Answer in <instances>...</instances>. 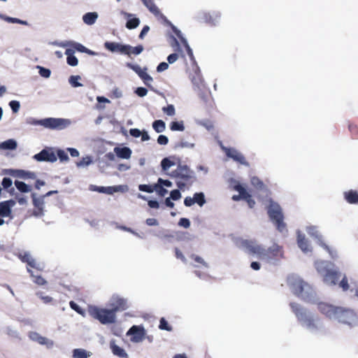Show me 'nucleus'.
<instances>
[{"mask_svg":"<svg viewBox=\"0 0 358 358\" xmlns=\"http://www.w3.org/2000/svg\"><path fill=\"white\" fill-rule=\"evenodd\" d=\"M18 257L22 262L27 263L30 267L36 268L38 270H42L43 268V265L40 263H38L28 252H20Z\"/></svg>","mask_w":358,"mask_h":358,"instance_id":"15","label":"nucleus"},{"mask_svg":"<svg viewBox=\"0 0 358 358\" xmlns=\"http://www.w3.org/2000/svg\"><path fill=\"white\" fill-rule=\"evenodd\" d=\"M289 306L297 320L303 328L312 333L320 331L323 329V322L319 316L297 303L292 302Z\"/></svg>","mask_w":358,"mask_h":358,"instance_id":"2","label":"nucleus"},{"mask_svg":"<svg viewBox=\"0 0 358 358\" xmlns=\"http://www.w3.org/2000/svg\"><path fill=\"white\" fill-rule=\"evenodd\" d=\"M57 157L59 159L61 162H68L69 160V157L64 150L59 149L57 151Z\"/></svg>","mask_w":358,"mask_h":358,"instance_id":"49","label":"nucleus"},{"mask_svg":"<svg viewBox=\"0 0 358 358\" xmlns=\"http://www.w3.org/2000/svg\"><path fill=\"white\" fill-rule=\"evenodd\" d=\"M36 68L38 69V73L41 77L45 78H48L50 77L51 71L50 69L41 66H37Z\"/></svg>","mask_w":358,"mask_h":358,"instance_id":"46","label":"nucleus"},{"mask_svg":"<svg viewBox=\"0 0 358 358\" xmlns=\"http://www.w3.org/2000/svg\"><path fill=\"white\" fill-rule=\"evenodd\" d=\"M135 92L138 96L143 97L147 95L148 90L145 87H139L136 88Z\"/></svg>","mask_w":358,"mask_h":358,"instance_id":"60","label":"nucleus"},{"mask_svg":"<svg viewBox=\"0 0 358 358\" xmlns=\"http://www.w3.org/2000/svg\"><path fill=\"white\" fill-rule=\"evenodd\" d=\"M26 122L30 125H41L50 129L62 130L71 124V120L66 118L48 117L43 120H36L34 117H28Z\"/></svg>","mask_w":358,"mask_h":358,"instance_id":"6","label":"nucleus"},{"mask_svg":"<svg viewBox=\"0 0 358 358\" xmlns=\"http://www.w3.org/2000/svg\"><path fill=\"white\" fill-rule=\"evenodd\" d=\"M143 4L149 9V10L154 15H157L159 14L158 8L155 6L152 0H141Z\"/></svg>","mask_w":358,"mask_h":358,"instance_id":"31","label":"nucleus"},{"mask_svg":"<svg viewBox=\"0 0 358 358\" xmlns=\"http://www.w3.org/2000/svg\"><path fill=\"white\" fill-rule=\"evenodd\" d=\"M155 189L161 196H165L168 192V191L164 189V187H161L159 185H155Z\"/></svg>","mask_w":358,"mask_h":358,"instance_id":"58","label":"nucleus"},{"mask_svg":"<svg viewBox=\"0 0 358 358\" xmlns=\"http://www.w3.org/2000/svg\"><path fill=\"white\" fill-rule=\"evenodd\" d=\"M69 305H70V307L73 310L76 311L78 313H79L80 315H83L84 313H83L82 308L76 303L71 301H70Z\"/></svg>","mask_w":358,"mask_h":358,"instance_id":"59","label":"nucleus"},{"mask_svg":"<svg viewBox=\"0 0 358 358\" xmlns=\"http://www.w3.org/2000/svg\"><path fill=\"white\" fill-rule=\"evenodd\" d=\"M80 79V76H71L69 78V83L73 87H82L83 84L79 82Z\"/></svg>","mask_w":358,"mask_h":358,"instance_id":"41","label":"nucleus"},{"mask_svg":"<svg viewBox=\"0 0 358 358\" xmlns=\"http://www.w3.org/2000/svg\"><path fill=\"white\" fill-rule=\"evenodd\" d=\"M108 306L115 313L128 308L127 300L118 294H114L110 297L108 301Z\"/></svg>","mask_w":358,"mask_h":358,"instance_id":"11","label":"nucleus"},{"mask_svg":"<svg viewBox=\"0 0 358 358\" xmlns=\"http://www.w3.org/2000/svg\"><path fill=\"white\" fill-rule=\"evenodd\" d=\"M307 233L313 238L317 241V243L325 249L329 254L330 257L333 259H336L338 257V252L334 248L327 245L322 239V236L317 231L316 227L308 226L306 227Z\"/></svg>","mask_w":358,"mask_h":358,"instance_id":"10","label":"nucleus"},{"mask_svg":"<svg viewBox=\"0 0 358 358\" xmlns=\"http://www.w3.org/2000/svg\"><path fill=\"white\" fill-rule=\"evenodd\" d=\"M267 251L268 252H269L272 253L273 255L282 256L281 248L277 244H274L272 246H271Z\"/></svg>","mask_w":358,"mask_h":358,"instance_id":"48","label":"nucleus"},{"mask_svg":"<svg viewBox=\"0 0 358 358\" xmlns=\"http://www.w3.org/2000/svg\"><path fill=\"white\" fill-rule=\"evenodd\" d=\"M129 48L130 49L128 50V53H126V55L129 56L131 54L138 55L143 51V47L141 45H139L136 47H132L129 45Z\"/></svg>","mask_w":358,"mask_h":358,"instance_id":"43","label":"nucleus"},{"mask_svg":"<svg viewBox=\"0 0 358 358\" xmlns=\"http://www.w3.org/2000/svg\"><path fill=\"white\" fill-rule=\"evenodd\" d=\"M194 203H197L199 206L202 207L206 202L205 194L203 192L195 193L193 195Z\"/></svg>","mask_w":358,"mask_h":358,"instance_id":"33","label":"nucleus"},{"mask_svg":"<svg viewBox=\"0 0 358 358\" xmlns=\"http://www.w3.org/2000/svg\"><path fill=\"white\" fill-rule=\"evenodd\" d=\"M234 189L239 194L238 195H234L232 196V199L236 201H240L241 199L244 200V196L248 192L245 187L241 184L237 182L234 185Z\"/></svg>","mask_w":358,"mask_h":358,"instance_id":"22","label":"nucleus"},{"mask_svg":"<svg viewBox=\"0 0 358 358\" xmlns=\"http://www.w3.org/2000/svg\"><path fill=\"white\" fill-rule=\"evenodd\" d=\"M345 199L350 203H358V193L353 190H350L344 193Z\"/></svg>","mask_w":358,"mask_h":358,"instance_id":"30","label":"nucleus"},{"mask_svg":"<svg viewBox=\"0 0 358 358\" xmlns=\"http://www.w3.org/2000/svg\"><path fill=\"white\" fill-rule=\"evenodd\" d=\"M17 147V143L15 139H8L0 143V149L14 150Z\"/></svg>","mask_w":358,"mask_h":358,"instance_id":"26","label":"nucleus"},{"mask_svg":"<svg viewBox=\"0 0 358 358\" xmlns=\"http://www.w3.org/2000/svg\"><path fill=\"white\" fill-rule=\"evenodd\" d=\"M167 175L176 179L177 186L180 189H184L187 182L194 178V171L187 165L182 164L180 160H178L176 169L171 173H167Z\"/></svg>","mask_w":358,"mask_h":358,"instance_id":"7","label":"nucleus"},{"mask_svg":"<svg viewBox=\"0 0 358 358\" xmlns=\"http://www.w3.org/2000/svg\"><path fill=\"white\" fill-rule=\"evenodd\" d=\"M178 225L187 229L190 227V221L187 218H181L178 222Z\"/></svg>","mask_w":358,"mask_h":358,"instance_id":"62","label":"nucleus"},{"mask_svg":"<svg viewBox=\"0 0 358 358\" xmlns=\"http://www.w3.org/2000/svg\"><path fill=\"white\" fill-rule=\"evenodd\" d=\"M110 348L113 354L120 358H127L128 357L127 353L121 347L117 345L114 341L110 342Z\"/></svg>","mask_w":358,"mask_h":358,"instance_id":"23","label":"nucleus"},{"mask_svg":"<svg viewBox=\"0 0 358 358\" xmlns=\"http://www.w3.org/2000/svg\"><path fill=\"white\" fill-rule=\"evenodd\" d=\"M140 24V20L136 17L129 19L126 23V27L129 29L136 28Z\"/></svg>","mask_w":358,"mask_h":358,"instance_id":"42","label":"nucleus"},{"mask_svg":"<svg viewBox=\"0 0 358 358\" xmlns=\"http://www.w3.org/2000/svg\"><path fill=\"white\" fill-rule=\"evenodd\" d=\"M27 271L30 273L31 277L32 278L33 281L38 285H44L47 283V281L42 278L41 275H34L32 271H31L29 268H27Z\"/></svg>","mask_w":358,"mask_h":358,"instance_id":"34","label":"nucleus"},{"mask_svg":"<svg viewBox=\"0 0 358 358\" xmlns=\"http://www.w3.org/2000/svg\"><path fill=\"white\" fill-rule=\"evenodd\" d=\"M29 338L35 342L43 345H46L48 348H51L54 345V342L44 336H42L36 331H31L29 334Z\"/></svg>","mask_w":358,"mask_h":358,"instance_id":"16","label":"nucleus"},{"mask_svg":"<svg viewBox=\"0 0 358 358\" xmlns=\"http://www.w3.org/2000/svg\"><path fill=\"white\" fill-rule=\"evenodd\" d=\"M6 334L10 337L20 339V335L17 329L13 327H7L6 329Z\"/></svg>","mask_w":358,"mask_h":358,"instance_id":"40","label":"nucleus"},{"mask_svg":"<svg viewBox=\"0 0 358 358\" xmlns=\"http://www.w3.org/2000/svg\"><path fill=\"white\" fill-rule=\"evenodd\" d=\"M93 163L92 158L90 156H86L82 158L80 162L76 163V166L78 168H85Z\"/></svg>","mask_w":358,"mask_h":358,"instance_id":"36","label":"nucleus"},{"mask_svg":"<svg viewBox=\"0 0 358 358\" xmlns=\"http://www.w3.org/2000/svg\"><path fill=\"white\" fill-rule=\"evenodd\" d=\"M31 197L33 199V203L35 208H43L44 207V197L43 196L42 197L37 198L36 193H33L31 194Z\"/></svg>","mask_w":358,"mask_h":358,"instance_id":"39","label":"nucleus"},{"mask_svg":"<svg viewBox=\"0 0 358 358\" xmlns=\"http://www.w3.org/2000/svg\"><path fill=\"white\" fill-rule=\"evenodd\" d=\"M127 334L132 336L131 341L139 343L143 341L144 337L143 329L138 326H133L130 328Z\"/></svg>","mask_w":358,"mask_h":358,"instance_id":"18","label":"nucleus"},{"mask_svg":"<svg viewBox=\"0 0 358 358\" xmlns=\"http://www.w3.org/2000/svg\"><path fill=\"white\" fill-rule=\"evenodd\" d=\"M127 191L128 187L127 185L109 186L106 187L105 194H113L115 192H126Z\"/></svg>","mask_w":358,"mask_h":358,"instance_id":"27","label":"nucleus"},{"mask_svg":"<svg viewBox=\"0 0 358 358\" xmlns=\"http://www.w3.org/2000/svg\"><path fill=\"white\" fill-rule=\"evenodd\" d=\"M141 79L143 81L144 84L148 87H151V83L153 81L152 78L147 73V71H145L140 76Z\"/></svg>","mask_w":358,"mask_h":358,"instance_id":"44","label":"nucleus"},{"mask_svg":"<svg viewBox=\"0 0 358 358\" xmlns=\"http://www.w3.org/2000/svg\"><path fill=\"white\" fill-rule=\"evenodd\" d=\"M222 149L225 152V154L228 157L231 158L235 162H238L243 165L246 166H249V164L245 160L244 156L238 150H236L235 148H228L222 145Z\"/></svg>","mask_w":358,"mask_h":358,"instance_id":"13","label":"nucleus"},{"mask_svg":"<svg viewBox=\"0 0 358 358\" xmlns=\"http://www.w3.org/2000/svg\"><path fill=\"white\" fill-rule=\"evenodd\" d=\"M104 47L112 52H120L126 55L130 49L129 45H123L115 42H106Z\"/></svg>","mask_w":358,"mask_h":358,"instance_id":"14","label":"nucleus"},{"mask_svg":"<svg viewBox=\"0 0 358 358\" xmlns=\"http://www.w3.org/2000/svg\"><path fill=\"white\" fill-rule=\"evenodd\" d=\"M36 296L40 298L43 303H49L52 302V298L50 296L45 295L43 292H36Z\"/></svg>","mask_w":358,"mask_h":358,"instance_id":"51","label":"nucleus"},{"mask_svg":"<svg viewBox=\"0 0 358 358\" xmlns=\"http://www.w3.org/2000/svg\"><path fill=\"white\" fill-rule=\"evenodd\" d=\"M75 50L72 48H66L65 55H66V62L69 66H76L78 64V59L75 57Z\"/></svg>","mask_w":358,"mask_h":358,"instance_id":"21","label":"nucleus"},{"mask_svg":"<svg viewBox=\"0 0 358 358\" xmlns=\"http://www.w3.org/2000/svg\"><path fill=\"white\" fill-rule=\"evenodd\" d=\"M0 18L8 23L20 24L26 25V26L29 25L28 22L26 20H20V19H18L16 17L6 16V15H2V14H0Z\"/></svg>","mask_w":358,"mask_h":358,"instance_id":"29","label":"nucleus"},{"mask_svg":"<svg viewBox=\"0 0 358 358\" xmlns=\"http://www.w3.org/2000/svg\"><path fill=\"white\" fill-rule=\"evenodd\" d=\"M269 206L268 207V213L271 221L275 224L277 229L280 232H284L286 230V225L283 222V215L281 211L280 206L272 201H269Z\"/></svg>","mask_w":358,"mask_h":358,"instance_id":"9","label":"nucleus"},{"mask_svg":"<svg viewBox=\"0 0 358 358\" xmlns=\"http://www.w3.org/2000/svg\"><path fill=\"white\" fill-rule=\"evenodd\" d=\"M152 127L157 133L163 132L166 129V124L163 120H155L152 123Z\"/></svg>","mask_w":358,"mask_h":358,"instance_id":"35","label":"nucleus"},{"mask_svg":"<svg viewBox=\"0 0 358 358\" xmlns=\"http://www.w3.org/2000/svg\"><path fill=\"white\" fill-rule=\"evenodd\" d=\"M162 110L169 116H173L176 114L175 107L172 104L168 105L166 107L162 108Z\"/></svg>","mask_w":358,"mask_h":358,"instance_id":"50","label":"nucleus"},{"mask_svg":"<svg viewBox=\"0 0 358 358\" xmlns=\"http://www.w3.org/2000/svg\"><path fill=\"white\" fill-rule=\"evenodd\" d=\"M9 106L11 108L13 113H17L20 108V103L18 101H11L9 103Z\"/></svg>","mask_w":358,"mask_h":358,"instance_id":"55","label":"nucleus"},{"mask_svg":"<svg viewBox=\"0 0 358 358\" xmlns=\"http://www.w3.org/2000/svg\"><path fill=\"white\" fill-rule=\"evenodd\" d=\"M157 143L159 145H165L169 143V138L166 136L159 135L157 138Z\"/></svg>","mask_w":358,"mask_h":358,"instance_id":"64","label":"nucleus"},{"mask_svg":"<svg viewBox=\"0 0 358 358\" xmlns=\"http://www.w3.org/2000/svg\"><path fill=\"white\" fill-rule=\"evenodd\" d=\"M220 17V15L219 13H213V15H210L209 19H206V21L213 24H215L219 20Z\"/></svg>","mask_w":358,"mask_h":358,"instance_id":"63","label":"nucleus"},{"mask_svg":"<svg viewBox=\"0 0 358 358\" xmlns=\"http://www.w3.org/2000/svg\"><path fill=\"white\" fill-rule=\"evenodd\" d=\"M15 185L20 192L23 193H27L31 190V187L22 181L15 180Z\"/></svg>","mask_w":358,"mask_h":358,"instance_id":"32","label":"nucleus"},{"mask_svg":"<svg viewBox=\"0 0 358 358\" xmlns=\"http://www.w3.org/2000/svg\"><path fill=\"white\" fill-rule=\"evenodd\" d=\"M127 66L133 70L138 76L140 77L141 75L145 71H147V68L142 69L138 64H132V63H127Z\"/></svg>","mask_w":358,"mask_h":358,"instance_id":"37","label":"nucleus"},{"mask_svg":"<svg viewBox=\"0 0 358 358\" xmlns=\"http://www.w3.org/2000/svg\"><path fill=\"white\" fill-rule=\"evenodd\" d=\"M11 214V210L4 202L0 203V216L2 217H8Z\"/></svg>","mask_w":358,"mask_h":358,"instance_id":"38","label":"nucleus"},{"mask_svg":"<svg viewBox=\"0 0 358 358\" xmlns=\"http://www.w3.org/2000/svg\"><path fill=\"white\" fill-rule=\"evenodd\" d=\"M170 198L173 200L177 201L181 198V193L178 189H174L171 192Z\"/></svg>","mask_w":358,"mask_h":358,"instance_id":"61","label":"nucleus"},{"mask_svg":"<svg viewBox=\"0 0 358 358\" xmlns=\"http://www.w3.org/2000/svg\"><path fill=\"white\" fill-rule=\"evenodd\" d=\"M138 189L142 192H148V193H152L155 189V186L152 187L148 185H138Z\"/></svg>","mask_w":358,"mask_h":358,"instance_id":"54","label":"nucleus"},{"mask_svg":"<svg viewBox=\"0 0 358 358\" xmlns=\"http://www.w3.org/2000/svg\"><path fill=\"white\" fill-rule=\"evenodd\" d=\"M71 48L73 50H76L80 52H85V51H87V48H85L84 45H83L82 44L79 43H77L76 41H73V44L71 45Z\"/></svg>","mask_w":358,"mask_h":358,"instance_id":"53","label":"nucleus"},{"mask_svg":"<svg viewBox=\"0 0 358 358\" xmlns=\"http://www.w3.org/2000/svg\"><path fill=\"white\" fill-rule=\"evenodd\" d=\"M317 272L322 277L323 282L329 286L336 285L340 273L334 268V264L324 260H316L314 263Z\"/></svg>","mask_w":358,"mask_h":358,"instance_id":"4","label":"nucleus"},{"mask_svg":"<svg viewBox=\"0 0 358 358\" xmlns=\"http://www.w3.org/2000/svg\"><path fill=\"white\" fill-rule=\"evenodd\" d=\"M159 328L162 330H166L169 331L172 330L171 327L169 325L168 322L164 317L161 318L160 320Z\"/></svg>","mask_w":358,"mask_h":358,"instance_id":"52","label":"nucleus"},{"mask_svg":"<svg viewBox=\"0 0 358 358\" xmlns=\"http://www.w3.org/2000/svg\"><path fill=\"white\" fill-rule=\"evenodd\" d=\"M113 151L117 157L124 159H130L132 154L131 150L128 147H115Z\"/></svg>","mask_w":358,"mask_h":358,"instance_id":"20","label":"nucleus"},{"mask_svg":"<svg viewBox=\"0 0 358 358\" xmlns=\"http://www.w3.org/2000/svg\"><path fill=\"white\" fill-rule=\"evenodd\" d=\"M318 311L329 320L350 329L358 327V313L352 308L320 301Z\"/></svg>","mask_w":358,"mask_h":358,"instance_id":"1","label":"nucleus"},{"mask_svg":"<svg viewBox=\"0 0 358 358\" xmlns=\"http://www.w3.org/2000/svg\"><path fill=\"white\" fill-rule=\"evenodd\" d=\"M92 355V352L83 348H76L72 352L73 358H90Z\"/></svg>","mask_w":358,"mask_h":358,"instance_id":"24","label":"nucleus"},{"mask_svg":"<svg viewBox=\"0 0 358 358\" xmlns=\"http://www.w3.org/2000/svg\"><path fill=\"white\" fill-rule=\"evenodd\" d=\"M89 314L103 324H113L116 320V315L111 309L101 308L92 306L88 308Z\"/></svg>","mask_w":358,"mask_h":358,"instance_id":"8","label":"nucleus"},{"mask_svg":"<svg viewBox=\"0 0 358 358\" xmlns=\"http://www.w3.org/2000/svg\"><path fill=\"white\" fill-rule=\"evenodd\" d=\"M251 184L257 190L262 191V193L267 194V189L265 187L262 181H261L257 177L254 176L251 178Z\"/></svg>","mask_w":358,"mask_h":358,"instance_id":"28","label":"nucleus"},{"mask_svg":"<svg viewBox=\"0 0 358 358\" xmlns=\"http://www.w3.org/2000/svg\"><path fill=\"white\" fill-rule=\"evenodd\" d=\"M244 200H245L250 208H252L255 205V201L252 199V196L247 192L244 196Z\"/></svg>","mask_w":358,"mask_h":358,"instance_id":"57","label":"nucleus"},{"mask_svg":"<svg viewBox=\"0 0 358 358\" xmlns=\"http://www.w3.org/2000/svg\"><path fill=\"white\" fill-rule=\"evenodd\" d=\"M33 158L37 162H48L52 163L57 160V157L51 148L42 150L39 153L34 155Z\"/></svg>","mask_w":358,"mask_h":358,"instance_id":"12","label":"nucleus"},{"mask_svg":"<svg viewBox=\"0 0 358 358\" xmlns=\"http://www.w3.org/2000/svg\"><path fill=\"white\" fill-rule=\"evenodd\" d=\"M190 258L193 259L196 263L202 265L203 266L208 268V263L200 256L196 255H192Z\"/></svg>","mask_w":358,"mask_h":358,"instance_id":"47","label":"nucleus"},{"mask_svg":"<svg viewBox=\"0 0 358 358\" xmlns=\"http://www.w3.org/2000/svg\"><path fill=\"white\" fill-rule=\"evenodd\" d=\"M170 128L172 131H182L185 130L183 122H173L171 124Z\"/></svg>","mask_w":358,"mask_h":358,"instance_id":"45","label":"nucleus"},{"mask_svg":"<svg viewBox=\"0 0 358 358\" xmlns=\"http://www.w3.org/2000/svg\"><path fill=\"white\" fill-rule=\"evenodd\" d=\"M287 284L293 294L305 301L316 305L320 302L315 299L313 288L301 277L296 275H289L287 278Z\"/></svg>","mask_w":358,"mask_h":358,"instance_id":"3","label":"nucleus"},{"mask_svg":"<svg viewBox=\"0 0 358 358\" xmlns=\"http://www.w3.org/2000/svg\"><path fill=\"white\" fill-rule=\"evenodd\" d=\"M156 185H159L161 187H171L173 185L172 182L169 180H164L162 178H159L157 183Z\"/></svg>","mask_w":358,"mask_h":358,"instance_id":"56","label":"nucleus"},{"mask_svg":"<svg viewBox=\"0 0 358 358\" xmlns=\"http://www.w3.org/2000/svg\"><path fill=\"white\" fill-rule=\"evenodd\" d=\"M234 243L239 249L260 259H266L268 257V251L255 241L237 238L234 240Z\"/></svg>","mask_w":358,"mask_h":358,"instance_id":"5","label":"nucleus"},{"mask_svg":"<svg viewBox=\"0 0 358 358\" xmlns=\"http://www.w3.org/2000/svg\"><path fill=\"white\" fill-rule=\"evenodd\" d=\"M99 15L96 12H90L83 16V20L87 25L94 24L98 19Z\"/></svg>","mask_w":358,"mask_h":358,"instance_id":"25","label":"nucleus"},{"mask_svg":"<svg viewBox=\"0 0 358 358\" xmlns=\"http://www.w3.org/2000/svg\"><path fill=\"white\" fill-rule=\"evenodd\" d=\"M178 159H176L175 157H169L164 158L161 162V166L162 171L166 172L167 174L168 171L174 166H178Z\"/></svg>","mask_w":358,"mask_h":358,"instance_id":"19","label":"nucleus"},{"mask_svg":"<svg viewBox=\"0 0 358 358\" xmlns=\"http://www.w3.org/2000/svg\"><path fill=\"white\" fill-rule=\"evenodd\" d=\"M297 245L305 254L312 252V247L309 241L306 238L305 234L301 233L299 231H297Z\"/></svg>","mask_w":358,"mask_h":358,"instance_id":"17","label":"nucleus"}]
</instances>
